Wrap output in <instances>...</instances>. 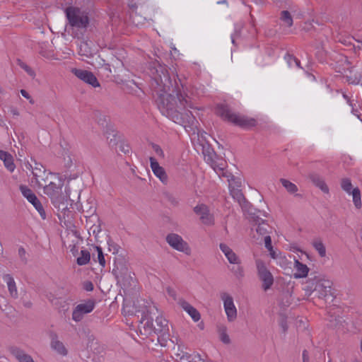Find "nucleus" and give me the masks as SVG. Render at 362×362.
Masks as SVG:
<instances>
[{"label":"nucleus","mask_w":362,"mask_h":362,"mask_svg":"<svg viewBox=\"0 0 362 362\" xmlns=\"http://www.w3.org/2000/svg\"><path fill=\"white\" fill-rule=\"evenodd\" d=\"M154 76L156 85L154 91L157 95L156 102L162 113L175 123L185 128L196 127L197 121L188 108H193L190 98L183 90V86H180L176 81L173 83L167 69L160 67Z\"/></svg>","instance_id":"obj_1"},{"label":"nucleus","mask_w":362,"mask_h":362,"mask_svg":"<svg viewBox=\"0 0 362 362\" xmlns=\"http://www.w3.org/2000/svg\"><path fill=\"white\" fill-rule=\"evenodd\" d=\"M307 284V291H311L315 296L325 303L333 302L335 295L332 288L333 284L330 280L315 276L313 279H309Z\"/></svg>","instance_id":"obj_2"},{"label":"nucleus","mask_w":362,"mask_h":362,"mask_svg":"<svg viewBox=\"0 0 362 362\" xmlns=\"http://www.w3.org/2000/svg\"><path fill=\"white\" fill-rule=\"evenodd\" d=\"M216 111L217 115L221 117L223 120L240 127L250 129L257 125L256 119L233 112L226 104L217 105Z\"/></svg>","instance_id":"obj_3"},{"label":"nucleus","mask_w":362,"mask_h":362,"mask_svg":"<svg viewBox=\"0 0 362 362\" xmlns=\"http://www.w3.org/2000/svg\"><path fill=\"white\" fill-rule=\"evenodd\" d=\"M202 153L206 162L210 165L219 176H227L225 172L227 166L226 160L218 156L210 145L207 144L203 146Z\"/></svg>","instance_id":"obj_4"},{"label":"nucleus","mask_w":362,"mask_h":362,"mask_svg":"<svg viewBox=\"0 0 362 362\" xmlns=\"http://www.w3.org/2000/svg\"><path fill=\"white\" fill-rule=\"evenodd\" d=\"M66 16L69 25L79 29L86 28L89 24L88 13L75 6H69L65 9Z\"/></svg>","instance_id":"obj_5"},{"label":"nucleus","mask_w":362,"mask_h":362,"mask_svg":"<svg viewBox=\"0 0 362 362\" xmlns=\"http://www.w3.org/2000/svg\"><path fill=\"white\" fill-rule=\"evenodd\" d=\"M154 334L158 336V341L161 346H166L168 341H172L169 333L168 322L162 316H156V325L153 327Z\"/></svg>","instance_id":"obj_6"},{"label":"nucleus","mask_w":362,"mask_h":362,"mask_svg":"<svg viewBox=\"0 0 362 362\" xmlns=\"http://www.w3.org/2000/svg\"><path fill=\"white\" fill-rule=\"evenodd\" d=\"M55 179L57 182L50 180L49 183L46 182L42 186L44 189V193L51 199L52 203H57L60 201L63 186V182L58 176Z\"/></svg>","instance_id":"obj_7"},{"label":"nucleus","mask_w":362,"mask_h":362,"mask_svg":"<svg viewBox=\"0 0 362 362\" xmlns=\"http://www.w3.org/2000/svg\"><path fill=\"white\" fill-rule=\"evenodd\" d=\"M154 310L158 313V309L155 306L150 307L149 310H147V313L142 317L138 327L140 334L146 337L153 334L155 332L153 317L151 316L152 314L155 315Z\"/></svg>","instance_id":"obj_8"},{"label":"nucleus","mask_w":362,"mask_h":362,"mask_svg":"<svg viewBox=\"0 0 362 362\" xmlns=\"http://www.w3.org/2000/svg\"><path fill=\"white\" fill-rule=\"evenodd\" d=\"M95 306V299H88L77 305L73 310L72 319L75 322H80L83 315L91 313Z\"/></svg>","instance_id":"obj_9"},{"label":"nucleus","mask_w":362,"mask_h":362,"mask_svg":"<svg viewBox=\"0 0 362 362\" xmlns=\"http://www.w3.org/2000/svg\"><path fill=\"white\" fill-rule=\"evenodd\" d=\"M166 242L173 249L182 252L186 255H189L191 249L187 242H185L182 238L177 233H169L166 236Z\"/></svg>","instance_id":"obj_10"},{"label":"nucleus","mask_w":362,"mask_h":362,"mask_svg":"<svg viewBox=\"0 0 362 362\" xmlns=\"http://www.w3.org/2000/svg\"><path fill=\"white\" fill-rule=\"evenodd\" d=\"M19 189L24 197L27 199V200L31 203L35 209L38 211L40 216L42 219L46 218V213L44 210V208L38 199L37 196L33 192V191L28 188L27 186L21 185L19 187Z\"/></svg>","instance_id":"obj_11"},{"label":"nucleus","mask_w":362,"mask_h":362,"mask_svg":"<svg viewBox=\"0 0 362 362\" xmlns=\"http://www.w3.org/2000/svg\"><path fill=\"white\" fill-rule=\"evenodd\" d=\"M257 274L259 279L262 281L264 291L269 289L274 284V277L272 273L267 269L262 261L258 260L256 262Z\"/></svg>","instance_id":"obj_12"},{"label":"nucleus","mask_w":362,"mask_h":362,"mask_svg":"<svg viewBox=\"0 0 362 362\" xmlns=\"http://www.w3.org/2000/svg\"><path fill=\"white\" fill-rule=\"evenodd\" d=\"M351 181L349 178H343L341 180V187L349 194H352L353 202L356 209L361 208V191L358 187L352 188Z\"/></svg>","instance_id":"obj_13"},{"label":"nucleus","mask_w":362,"mask_h":362,"mask_svg":"<svg viewBox=\"0 0 362 362\" xmlns=\"http://www.w3.org/2000/svg\"><path fill=\"white\" fill-rule=\"evenodd\" d=\"M225 312L229 322H233L237 318V309L233 303V298L227 293L221 294Z\"/></svg>","instance_id":"obj_14"},{"label":"nucleus","mask_w":362,"mask_h":362,"mask_svg":"<svg viewBox=\"0 0 362 362\" xmlns=\"http://www.w3.org/2000/svg\"><path fill=\"white\" fill-rule=\"evenodd\" d=\"M71 72L79 79L85 83L96 88L100 86V83L95 75L88 70L73 69Z\"/></svg>","instance_id":"obj_15"},{"label":"nucleus","mask_w":362,"mask_h":362,"mask_svg":"<svg viewBox=\"0 0 362 362\" xmlns=\"http://www.w3.org/2000/svg\"><path fill=\"white\" fill-rule=\"evenodd\" d=\"M194 212L199 216L202 223L211 226L214 223V218L212 214H210L209 207L204 204H198L194 207Z\"/></svg>","instance_id":"obj_16"},{"label":"nucleus","mask_w":362,"mask_h":362,"mask_svg":"<svg viewBox=\"0 0 362 362\" xmlns=\"http://www.w3.org/2000/svg\"><path fill=\"white\" fill-rule=\"evenodd\" d=\"M28 165L29 167L28 168L31 169L33 176L32 182H35L39 187H42L44 184L47 182V176L46 178L40 179L42 177V174H43V175H46V170L45 168L40 163H35V167H33L31 164H28Z\"/></svg>","instance_id":"obj_17"},{"label":"nucleus","mask_w":362,"mask_h":362,"mask_svg":"<svg viewBox=\"0 0 362 362\" xmlns=\"http://www.w3.org/2000/svg\"><path fill=\"white\" fill-rule=\"evenodd\" d=\"M220 250L225 255L226 257L230 264H240V259L238 255L230 248L226 244L221 243L219 245Z\"/></svg>","instance_id":"obj_18"},{"label":"nucleus","mask_w":362,"mask_h":362,"mask_svg":"<svg viewBox=\"0 0 362 362\" xmlns=\"http://www.w3.org/2000/svg\"><path fill=\"white\" fill-rule=\"evenodd\" d=\"M150 163L151 169L155 174L163 182H165L168 180V175L163 168L160 166L156 158L151 157Z\"/></svg>","instance_id":"obj_19"},{"label":"nucleus","mask_w":362,"mask_h":362,"mask_svg":"<svg viewBox=\"0 0 362 362\" xmlns=\"http://www.w3.org/2000/svg\"><path fill=\"white\" fill-rule=\"evenodd\" d=\"M50 337L52 349L60 355H67V349L64 346V344L58 339L57 334L56 333H52Z\"/></svg>","instance_id":"obj_20"},{"label":"nucleus","mask_w":362,"mask_h":362,"mask_svg":"<svg viewBox=\"0 0 362 362\" xmlns=\"http://www.w3.org/2000/svg\"><path fill=\"white\" fill-rule=\"evenodd\" d=\"M180 305L190 315L194 322H198L201 315L199 311L185 300H180Z\"/></svg>","instance_id":"obj_21"},{"label":"nucleus","mask_w":362,"mask_h":362,"mask_svg":"<svg viewBox=\"0 0 362 362\" xmlns=\"http://www.w3.org/2000/svg\"><path fill=\"white\" fill-rule=\"evenodd\" d=\"M308 177L313 183V185L320 188L324 193H329V187L326 185L322 176L317 173H313L308 175Z\"/></svg>","instance_id":"obj_22"},{"label":"nucleus","mask_w":362,"mask_h":362,"mask_svg":"<svg viewBox=\"0 0 362 362\" xmlns=\"http://www.w3.org/2000/svg\"><path fill=\"white\" fill-rule=\"evenodd\" d=\"M252 218L258 225L256 228V231L257 233H259L261 235L265 236L271 233L272 227H270L269 224L266 223L265 221L262 220L258 216H253Z\"/></svg>","instance_id":"obj_23"},{"label":"nucleus","mask_w":362,"mask_h":362,"mask_svg":"<svg viewBox=\"0 0 362 362\" xmlns=\"http://www.w3.org/2000/svg\"><path fill=\"white\" fill-rule=\"evenodd\" d=\"M10 351L19 362H35L30 355L18 347H11Z\"/></svg>","instance_id":"obj_24"},{"label":"nucleus","mask_w":362,"mask_h":362,"mask_svg":"<svg viewBox=\"0 0 362 362\" xmlns=\"http://www.w3.org/2000/svg\"><path fill=\"white\" fill-rule=\"evenodd\" d=\"M294 268L296 270V272L293 274L296 279H300L307 276L309 268L306 264H303L298 259H295Z\"/></svg>","instance_id":"obj_25"},{"label":"nucleus","mask_w":362,"mask_h":362,"mask_svg":"<svg viewBox=\"0 0 362 362\" xmlns=\"http://www.w3.org/2000/svg\"><path fill=\"white\" fill-rule=\"evenodd\" d=\"M0 159L4 161L5 167L10 172L14 171L16 165L13 163V156L8 152L0 150Z\"/></svg>","instance_id":"obj_26"},{"label":"nucleus","mask_w":362,"mask_h":362,"mask_svg":"<svg viewBox=\"0 0 362 362\" xmlns=\"http://www.w3.org/2000/svg\"><path fill=\"white\" fill-rule=\"evenodd\" d=\"M3 279L7 284L8 289L11 296L14 298H17L18 291L13 278L10 274H5Z\"/></svg>","instance_id":"obj_27"},{"label":"nucleus","mask_w":362,"mask_h":362,"mask_svg":"<svg viewBox=\"0 0 362 362\" xmlns=\"http://www.w3.org/2000/svg\"><path fill=\"white\" fill-rule=\"evenodd\" d=\"M90 259V254L86 250H82L81 251V256L76 259V262L78 265L83 266L87 264Z\"/></svg>","instance_id":"obj_28"},{"label":"nucleus","mask_w":362,"mask_h":362,"mask_svg":"<svg viewBox=\"0 0 362 362\" xmlns=\"http://www.w3.org/2000/svg\"><path fill=\"white\" fill-rule=\"evenodd\" d=\"M280 182L285 187L287 192L291 194H294L298 191V187L294 183L290 182L286 179L281 178Z\"/></svg>","instance_id":"obj_29"},{"label":"nucleus","mask_w":362,"mask_h":362,"mask_svg":"<svg viewBox=\"0 0 362 362\" xmlns=\"http://www.w3.org/2000/svg\"><path fill=\"white\" fill-rule=\"evenodd\" d=\"M313 246L318 252L321 257L326 255V248L320 239H315L313 243Z\"/></svg>","instance_id":"obj_30"},{"label":"nucleus","mask_w":362,"mask_h":362,"mask_svg":"<svg viewBox=\"0 0 362 362\" xmlns=\"http://www.w3.org/2000/svg\"><path fill=\"white\" fill-rule=\"evenodd\" d=\"M218 331L220 335V339L221 341L226 344H228L230 343V339L229 336L227 334V328L224 325L219 326L218 328Z\"/></svg>","instance_id":"obj_31"},{"label":"nucleus","mask_w":362,"mask_h":362,"mask_svg":"<svg viewBox=\"0 0 362 362\" xmlns=\"http://www.w3.org/2000/svg\"><path fill=\"white\" fill-rule=\"evenodd\" d=\"M281 21L288 27L293 25V18L288 11H282L280 16Z\"/></svg>","instance_id":"obj_32"},{"label":"nucleus","mask_w":362,"mask_h":362,"mask_svg":"<svg viewBox=\"0 0 362 362\" xmlns=\"http://www.w3.org/2000/svg\"><path fill=\"white\" fill-rule=\"evenodd\" d=\"M230 194L235 199L238 204L242 203L243 202H245V196L242 193L241 190L239 189H232L230 190Z\"/></svg>","instance_id":"obj_33"},{"label":"nucleus","mask_w":362,"mask_h":362,"mask_svg":"<svg viewBox=\"0 0 362 362\" xmlns=\"http://www.w3.org/2000/svg\"><path fill=\"white\" fill-rule=\"evenodd\" d=\"M231 272L233 273V274L236 276L238 279H241L244 276V270L243 268L238 264L236 267H233L231 268Z\"/></svg>","instance_id":"obj_34"},{"label":"nucleus","mask_w":362,"mask_h":362,"mask_svg":"<svg viewBox=\"0 0 362 362\" xmlns=\"http://www.w3.org/2000/svg\"><path fill=\"white\" fill-rule=\"evenodd\" d=\"M95 250L98 252V259L99 264L103 267H105V259L104 257L103 252L102 248L100 246H95Z\"/></svg>","instance_id":"obj_35"},{"label":"nucleus","mask_w":362,"mask_h":362,"mask_svg":"<svg viewBox=\"0 0 362 362\" xmlns=\"http://www.w3.org/2000/svg\"><path fill=\"white\" fill-rule=\"evenodd\" d=\"M18 65L23 69H24L29 76H30L33 78L35 76V72L34 71V70L32 68H30L28 65H27L25 63L19 60Z\"/></svg>","instance_id":"obj_36"},{"label":"nucleus","mask_w":362,"mask_h":362,"mask_svg":"<svg viewBox=\"0 0 362 362\" xmlns=\"http://www.w3.org/2000/svg\"><path fill=\"white\" fill-rule=\"evenodd\" d=\"M240 206H241L242 209L245 211V212H247L248 214L252 215L253 213L252 211V206H251V204L250 202H248L246 199H245V202H243L242 203H240L239 204Z\"/></svg>","instance_id":"obj_37"},{"label":"nucleus","mask_w":362,"mask_h":362,"mask_svg":"<svg viewBox=\"0 0 362 362\" xmlns=\"http://www.w3.org/2000/svg\"><path fill=\"white\" fill-rule=\"evenodd\" d=\"M286 60H293L294 62V64L296 65L297 67H300V62L299 59H298L295 56L290 54H286L285 56Z\"/></svg>","instance_id":"obj_38"},{"label":"nucleus","mask_w":362,"mask_h":362,"mask_svg":"<svg viewBox=\"0 0 362 362\" xmlns=\"http://www.w3.org/2000/svg\"><path fill=\"white\" fill-rule=\"evenodd\" d=\"M264 244L265 247L269 250L272 251L273 249L272 245V238L269 235H267L264 236Z\"/></svg>","instance_id":"obj_39"},{"label":"nucleus","mask_w":362,"mask_h":362,"mask_svg":"<svg viewBox=\"0 0 362 362\" xmlns=\"http://www.w3.org/2000/svg\"><path fill=\"white\" fill-rule=\"evenodd\" d=\"M279 325L282 329V331L284 333H286L288 330V325H287V320L286 317H282L280 322Z\"/></svg>","instance_id":"obj_40"},{"label":"nucleus","mask_w":362,"mask_h":362,"mask_svg":"<svg viewBox=\"0 0 362 362\" xmlns=\"http://www.w3.org/2000/svg\"><path fill=\"white\" fill-rule=\"evenodd\" d=\"M119 151L121 152H123L125 154L129 153L130 152V150H131V148H130L129 145L127 144H124V143H121L119 144Z\"/></svg>","instance_id":"obj_41"},{"label":"nucleus","mask_w":362,"mask_h":362,"mask_svg":"<svg viewBox=\"0 0 362 362\" xmlns=\"http://www.w3.org/2000/svg\"><path fill=\"white\" fill-rule=\"evenodd\" d=\"M83 288L86 291H92L94 288L93 284L90 281H84L83 284Z\"/></svg>","instance_id":"obj_42"},{"label":"nucleus","mask_w":362,"mask_h":362,"mask_svg":"<svg viewBox=\"0 0 362 362\" xmlns=\"http://www.w3.org/2000/svg\"><path fill=\"white\" fill-rule=\"evenodd\" d=\"M350 80H351V82L352 83H362V74H360L358 76H347Z\"/></svg>","instance_id":"obj_43"},{"label":"nucleus","mask_w":362,"mask_h":362,"mask_svg":"<svg viewBox=\"0 0 362 362\" xmlns=\"http://www.w3.org/2000/svg\"><path fill=\"white\" fill-rule=\"evenodd\" d=\"M152 148L158 156L164 157V153L158 144H152Z\"/></svg>","instance_id":"obj_44"},{"label":"nucleus","mask_w":362,"mask_h":362,"mask_svg":"<svg viewBox=\"0 0 362 362\" xmlns=\"http://www.w3.org/2000/svg\"><path fill=\"white\" fill-rule=\"evenodd\" d=\"M109 245V250L112 252L113 254L117 253L119 251V246L113 243H111V240L107 242Z\"/></svg>","instance_id":"obj_45"},{"label":"nucleus","mask_w":362,"mask_h":362,"mask_svg":"<svg viewBox=\"0 0 362 362\" xmlns=\"http://www.w3.org/2000/svg\"><path fill=\"white\" fill-rule=\"evenodd\" d=\"M25 255H26L25 250L23 247H19V249H18V255L20 256L21 259H22V261L24 263L27 262V258L25 257Z\"/></svg>","instance_id":"obj_46"},{"label":"nucleus","mask_w":362,"mask_h":362,"mask_svg":"<svg viewBox=\"0 0 362 362\" xmlns=\"http://www.w3.org/2000/svg\"><path fill=\"white\" fill-rule=\"evenodd\" d=\"M69 248L74 256H76L78 254V249L75 244L69 245Z\"/></svg>","instance_id":"obj_47"},{"label":"nucleus","mask_w":362,"mask_h":362,"mask_svg":"<svg viewBox=\"0 0 362 362\" xmlns=\"http://www.w3.org/2000/svg\"><path fill=\"white\" fill-rule=\"evenodd\" d=\"M302 356L303 362H310L309 353L307 350H303Z\"/></svg>","instance_id":"obj_48"},{"label":"nucleus","mask_w":362,"mask_h":362,"mask_svg":"<svg viewBox=\"0 0 362 362\" xmlns=\"http://www.w3.org/2000/svg\"><path fill=\"white\" fill-rule=\"evenodd\" d=\"M317 57L319 58L320 61H323L325 58V52L323 49L318 51L317 53Z\"/></svg>","instance_id":"obj_49"},{"label":"nucleus","mask_w":362,"mask_h":362,"mask_svg":"<svg viewBox=\"0 0 362 362\" xmlns=\"http://www.w3.org/2000/svg\"><path fill=\"white\" fill-rule=\"evenodd\" d=\"M90 230H92L93 233L95 235H97L101 230L100 226L91 227Z\"/></svg>","instance_id":"obj_50"},{"label":"nucleus","mask_w":362,"mask_h":362,"mask_svg":"<svg viewBox=\"0 0 362 362\" xmlns=\"http://www.w3.org/2000/svg\"><path fill=\"white\" fill-rule=\"evenodd\" d=\"M21 93L22 96H23L26 99H30V94L25 90L21 89Z\"/></svg>","instance_id":"obj_51"},{"label":"nucleus","mask_w":362,"mask_h":362,"mask_svg":"<svg viewBox=\"0 0 362 362\" xmlns=\"http://www.w3.org/2000/svg\"><path fill=\"white\" fill-rule=\"evenodd\" d=\"M167 291H168V293L170 296L175 297V291H174L173 288H171L168 287V288H167Z\"/></svg>","instance_id":"obj_52"},{"label":"nucleus","mask_w":362,"mask_h":362,"mask_svg":"<svg viewBox=\"0 0 362 362\" xmlns=\"http://www.w3.org/2000/svg\"><path fill=\"white\" fill-rule=\"evenodd\" d=\"M103 69L107 71V72L109 73H111V69H110V64H105L103 67H102Z\"/></svg>","instance_id":"obj_53"},{"label":"nucleus","mask_w":362,"mask_h":362,"mask_svg":"<svg viewBox=\"0 0 362 362\" xmlns=\"http://www.w3.org/2000/svg\"><path fill=\"white\" fill-rule=\"evenodd\" d=\"M49 175H50L51 176H54V178H56V177H57V175H55V174H52V173H46V175H43V174H42V177H41L40 179H42V178H46V177H47V176L48 177V176H49ZM49 181L47 180V183H49Z\"/></svg>","instance_id":"obj_54"},{"label":"nucleus","mask_w":362,"mask_h":362,"mask_svg":"<svg viewBox=\"0 0 362 362\" xmlns=\"http://www.w3.org/2000/svg\"><path fill=\"white\" fill-rule=\"evenodd\" d=\"M290 296L289 295H286V303L284 304V306H288L290 304H291V301L289 300L290 298Z\"/></svg>","instance_id":"obj_55"},{"label":"nucleus","mask_w":362,"mask_h":362,"mask_svg":"<svg viewBox=\"0 0 362 362\" xmlns=\"http://www.w3.org/2000/svg\"><path fill=\"white\" fill-rule=\"evenodd\" d=\"M129 6L130 8L134 10L137 8V5L136 3H134V2H131L129 4Z\"/></svg>","instance_id":"obj_56"},{"label":"nucleus","mask_w":362,"mask_h":362,"mask_svg":"<svg viewBox=\"0 0 362 362\" xmlns=\"http://www.w3.org/2000/svg\"><path fill=\"white\" fill-rule=\"evenodd\" d=\"M180 359H188L189 358V355L187 353H183L182 356H180Z\"/></svg>","instance_id":"obj_57"},{"label":"nucleus","mask_w":362,"mask_h":362,"mask_svg":"<svg viewBox=\"0 0 362 362\" xmlns=\"http://www.w3.org/2000/svg\"><path fill=\"white\" fill-rule=\"evenodd\" d=\"M250 16H251V22H250L251 26L254 29V32H256L255 25L254 20H253V16L252 15H250Z\"/></svg>","instance_id":"obj_58"},{"label":"nucleus","mask_w":362,"mask_h":362,"mask_svg":"<svg viewBox=\"0 0 362 362\" xmlns=\"http://www.w3.org/2000/svg\"><path fill=\"white\" fill-rule=\"evenodd\" d=\"M23 305L26 308H31L32 306V303L30 301H28V302H24L23 303Z\"/></svg>","instance_id":"obj_59"},{"label":"nucleus","mask_w":362,"mask_h":362,"mask_svg":"<svg viewBox=\"0 0 362 362\" xmlns=\"http://www.w3.org/2000/svg\"><path fill=\"white\" fill-rule=\"evenodd\" d=\"M94 212H95V209H93V207H90V208L89 209V210H88V211H87V213H88V214H93Z\"/></svg>","instance_id":"obj_60"},{"label":"nucleus","mask_w":362,"mask_h":362,"mask_svg":"<svg viewBox=\"0 0 362 362\" xmlns=\"http://www.w3.org/2000/svg\"><path fill=\"white\" fill-rule=\"evenodd\" d=\"M289 66H293V64L294 63V62L293 60H286Z\"/></svg>","instance_id":"obj_61"},{"label":"nucleus","mask_w":362,"mask_h":362,"mask_svg":"<svg viewBox=\"0 0 362 362\" xmlns=\"http://www.w3.org/2000/svg\"><path fill=\"white\" fill-rule=\"evenodd\" d=\"M12 113L15 115H18V112L17 111V110H12Z\"/></svg>","instance_id":"obj_62"},{"label":"nucleus","mask_w":362,"mask_h":362,"mask_svg":"<svg viewBox=\"0 0 362 362\" xmlns=\"http://www.w3.org/2000/svg\"><path fill=\"white\" fill-rule=\"evenodd\" d=\"M270 252V255L271 256L273 257V258H275L276 256H275V254H274V252L273 251V250L272 251H269Z\"/></svg>","instance_id":"obj_63"},{"label":"nucleus","mask_w":362,"mask_h":362,"mask_svg":"<svg viewBox=\"0 0 362 362\" xmlns=\"http://www.w3.org/2000/svg\"><path fill=\"white\" fill-rule=\"evenodd\" d=\"M360 350L362 353V339L361 340V342H360Z\"/></svg>","instance_id":"obj_64"}]
</instances>
